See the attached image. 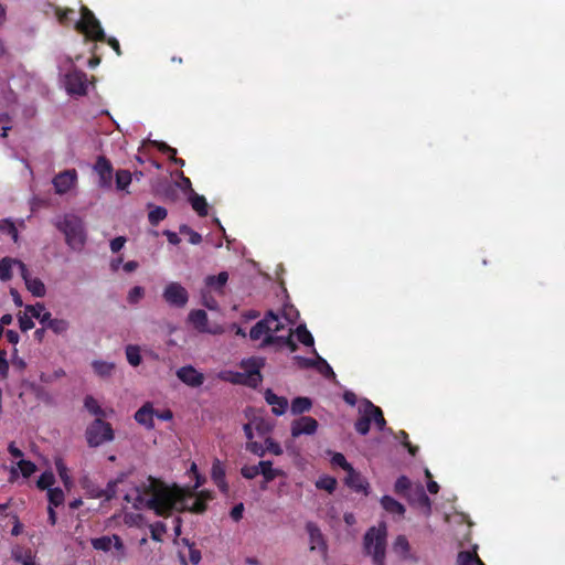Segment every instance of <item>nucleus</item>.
<instances>
[{
  "label": "nucleus",
  "instance_id": "1",
  "mask_svg": "<svg viewBox=\"0 0 565 565\" xmlns=\"http://www.w3.org/2000/svg\"><path fill=\"white\" fill-rule=\"evenodd\" d=\"M179 499V490L170 489L164 482L151 476L124 497V500L136 510H152L159 516H169Z\"/></svg>",
  "mask_w": 565,
  "mask_h": 565
},
{
  "label": "nucleus",
  "instance_id": "2",
  "mask_svg": "<svg viewBox=\"0 0 565 565\" xmlns=\"http://www.w3.org/2000/svg\"><path fill=\"white\" fill-rule=\"evenodd\" d=\"M55 227L65 236L66 245L75 252H81L87 239L84 222L75 214H65L56 218Z\"/></svg>",
  "mask_w": 565,
  "mask_h": 565
},
{
  "label": "nucleus",
  "instance_id": "3",
  "mask_svg": "<svg viewBox=\"0 0 565 565\" xmlns=\"http://www.w3.org/2000/svg\"><path fill=\"white\" fill-rule=\"evenodd\" d=\"M386 527L372 526L370 527L363 537V548L365 555L372 557L374 565H385L386 557Z\"/></svg>",
  "mask_w": 565,
  "mask_h": 565
},
{
  "label": "nucleus",
  "instance_id": "4",
  "mask_svg": "<svg viewBox=\"0 0 565 565\" xmlns=\"http://www.w3.org/2000/svg\"><path fill=\"white\" fill-rule=\"evenodd\" d=\"M360 417L354 423L356 433L362 436L369 434L371 423H374L377 430L382 431L386 426V420L382 409L374 405L370 399L363 398L359 406Z\"/></svg>",
  "mask_w": 565,
  "mask_h": 565
},
{
  "label": "nucleus",
  "instance_id": "5",
  "mask_svg": "<svg viewBox=\"0 0 565 565\" xmlns=\"http://www.w3.org/2000/svg\"><path fill=\"white\" fill-rule=\"evenodd\" d=\"M292 331L288 330L287 335H275L269 333V324L267 322L266 315L259 320L249 331V338L253 341L262 339L260 348H267L271 345L288 347L290 351L297 350V344L291 339Z\"/></svg>",
  "mask_w": 565,
  "mask_h": 565
},
{
  "label": "nucleus",
  "instance_id": "6",
  "mask_svg": "<svg viewBox=\"0 0 565 565\" xmlns=\"http://www.w3.org/2000/svg\"><path fill=\"white\" fill-rule=\"evenodd\" d=\"M75 29L84 34L87 40L95 42H104L106 40L100 22L87 7L81 8V19L75 23Z\"/></svg>",
  "mask_w": 565,
  "mask_h": 565
},
{
  "label": "nucleus",
  "instance_id": "7",
  "mask_svg": "<svg viewBox=\"0 0 565 565\" xmlns=\"http://www.w3.org/2000/svg\"><path fill=\"white\" fill-rule=\"evenodd\" d=\"M86 441L89 447L96 448L105 443L115 439V433L111 425L102 418H96L86 428Z\"/></svg>",
  "mask_w": 565,
  "mask_h": 565
},
{
  "label": "nucleus",
  "instance_id": "8",
  "mask_svg": "<svg viewBox=\"0 0 565 565\" xmlns=\"http://www.w3.org/2000/svg\"><path fill=\"white\" fill-rule=\"evenodd\" d=\"M162 298L170 307L182 309L189 301V292L180 282L171 281L164 287Z\"/></svg>",
  "mask_w": 565,
  "mask_h": 565
},
{
  "label": "nucleus",
  "instance_id": "9",
  "mask_svg": "<svg viewBox=\"0 0 565 565\" xmlns=\"http://www.w3.org/2000/svg\"><path fill=\"white\" fill-rule=\"evenodd\" d=\"M306 531L309 535V550L311 552L318 551L323 559L328 557V542L321 532L320 527L312 521L306 523Z\"/></svg>",
  "mask_w": 565,
  "mask_h": 565
},
{
  "label": "nucleus",
  "instance_id": "10",
  "mask_svg": "<svg viewBox=\"0 0 565 565\" xmlns=\"http://www.w3.org/2000/svg\"><path fill=\"white\" fill-rule=\"evenodd\" d=\"M93 169L99 178L98 185L104 189L111 188L114 168L110 160L98 156Z\"/></svg>",
  "mask_w": 565,
  "mask_h": 565
},
{
  "label": "nucleus",
  "instance_id": "11",
  "mask_svg": "<svg viewBox=\"0 0 565 565\" xmlns=\"http://www.w3.org/2000/svg\"><path fill=\"white\" fill-rule=\"evenodd\" d=\"M66 87L71 94L86 95L87 93V75L79 70L71 71L66 75Z\"/></svg>",
  "mask_w": 565,
  "mask_h": 565
},
{
  "label": "nucleus",
  "instance_id": "12",
  "mask_svg": "<svg viewBox=\"0 0 565 565\" xmlns=\"http://www.w3.org/2000/svg\"><path fill=\"white\" fill-rule=\"evenodd\" d=\"M406 499L411 505L422 509L426 515L430 514L431 501L422 484H417L409 493H407Z\"/></svg>",
  "mask_w": 565,
  "mask_h": 565
},
{
  "label": "nucleus",
  "instance_id": "13",
  "mask_svg": "<svg viewBox=\"0 0 565 565\" xmlns=\"http://www.w3.org/2000/svg\"><path fill=\"white\" fill-rule=\"evenodd\" d=\"M77 182V172L75 169L65 170L56 174L53 179V185L57 194L67 193Z\"/></svg>",
  "mask_w": 565,
  "mask_h": 565
},
{
  "label": "nucleus",
  "instance_id": "14",
  "mask_svg": "<svg viewBox=\"0 0 565 565\" xmlns=\"http://www.w3.org/2000/svg\"><path fill=\"white\" fill-rule=\"evenodd\" d=\"M318 422L310 416H302L291 423V436L312 435L317 431Z\"/></svg>",
  "mask_w": 565,
  "mask_h": 565
},
{
  "label": "nucleus",
  "instance_id": "15",
  "mask_svg": "<svg viewBox=\"0 0 565 565\" xmlns=\"http://www.w3.org/2000/svg\"><path fill=\"white\" fill-rule=\"evenodd\" d=\"M177 376L181 382L191 386L199 387L204 382V375L198 372L193 366L186 365L182 366L177 371Z\"/></svg>",
  "mask_w": 565,
  "mask_h": 565
},
{
  "label": "nucleus",
  "instance_id": "16",
  "mask_svg": "<svg viewBox=\"0 0 565 565\" xmlns=\"http://www.w3.org/2000/svg\"><path fill=\"white\" fill-rule=\"evenodd\" d=\"M154 408L151 402H146L134 415L135 420L147 429L154 428Z\"/></svg>",
  "mask_w": 565,
  "mask_h": 565
},
{
  "label": "nucleus",
  "instance_id": "17",
  "mask_svg": "<svg viewBox=\"0 0 565 565\" xmlns=\"http://www.w3.org/2000/svg\"><path fill=\"white\" fill-rule=\"evenodd\" d=\"M188 322L200 333L211 332L207 313L203 309H193L188 315Z\"/></svg>",
  "mask_w": 565,
  "mask_h": 565
},
{
  "label": "nucleus",
  "instance_id": "18",
  "mask_svg": "<svg viewBox=\"0 0 565 565\" xmlns=\"http://www.w3.org/2000/svg\"><path fill=\"white\" fill-rule=\"evenodd\" d=\"M265 401L271 406V412L280 416L285 414L288 407V401L286 397L276 395L270 388H267L264 393Z\"/></svg>",
  "mask_w": 565,
  "mask_h": 565
},
{
  "label": "nucleus",
  "instance_id": "19",
  "mask_svg": "<svg viewBox=\"0 0 565 565\" xmlns=\"http://www.w3.org/2000/svg\"><path fill=\"white\" fill-rule=\"evenodd\" d=\"M345 484L353 489L356 492H365L369 483L366 480L361 476L360 472L355 471L354 468L347 471V477L344 479Z\"/></svg>",
  "mask_w": 565,
  "mask_h": 565
},
{
  "label": "nucleus",
  "instance_id": "20",
  "mask_svg": "<svg viewBox=\"0 0 565 565\" xmlns=\"http://www.w3.org/2000/svg\"><path fill=\"white\" fill-rule=\"evenodd\" d=\"M260 475L264 477L266 483L274 481L276 478L284 476V471L273 467L270 460L259 461Z\"/></svg>",
  "mask_w": 565,
  "mask_h": 565
},
{
  "label": "nucleus",
  "instance_id": "21",
  "mask_svg": "<svg viewBox=\"0 0 565 565\" xmlns=\"http://www.w3.org/2000/svg\"><path fill=\"white\" fill-rule=\"evenodd\" d=\"M227 280H228L227 271H221L218 275L206 276L204 281H205L206 287H210V288L214 289L215 291L223 294V288L225 287Z\"/></svg>",
  "mask_w": 565,
  "mask_h": 565
},
{
  "label": "nucleus",
  "instance_id": "22",
  "mask_svg": "<svg viewBox=\"0 0 565 565\" xmlns=\"http://www.w3.org/2000/svg\"><path fill=\"white\" fill-rule=\"evenodd\" d=\"M381 505L386 512L392 514H398L401 516H403L406 511L405 507L401 502H398L397 500L390 495L382 497Z\"/></svg>",
  "mask_w": 565,
  "mask_h": 565
},
{
  "label": "nucleus",
  "instance_id": "23",
  "mask_svg": "<svg viewBox=\"0 0 565 565\" xmlns=\"http://www.w3.org/2000/svg\"><path fill=\"white\" fill-rule=\"evenodd\" d=\"M266 318L269 324V333L280 335L279 332L286 329V323L282 321L281 317L269 310L266 313Z\"/></svg>",
  "mask_w": 565,
  "mask_h": 565
},
{
  "label": "nucleus",
  "instance_id": "24",
  "mask_svg": "<svg viewBox=\"0 0 565 565\" xmlns=\"http://www.w3.org/2000/svg\"><path fill=\"white\" fill-rule=\"evenodd\" d=\"M190 203L192 209L200 215V216H206L207 215V202L206 199L203 195H200L192 191L190 196Z\"/></svg>",
  "mask_w": 565,
  "mask_h": 565
},
{
  "label": "nucleus",
  "instance_id": "25",
  "mask_svg": "<svg viewBox=\"0 0 565 565\" xmlns=\"http://www.w3.org/2000/svg\"><path fill=\"white\" fill-rule=\"evenodd\" d=\"M148 207L150 209L148 213V221L152 226H157L168 215L167 209L162 206H154L153 204L149 203Z\"/></svg>",
  "mask_w": 565,
  "mask_h": 565
},
{
  "label": "nucleus",
  "instance_id": "26",
  "mask_svg": "<svg viewBox=\"0 0 565 565\" xmlns=\"http://www.w3.org/2000/svg\"><path fill=\"white\" fill-rule=\"evenodd\" d=\"M312 402L309 397L299 396L292 399L290 411L294 415H299L309 412Z\"/></svg>",
  "mask_w": 565,
  "mask_h": 565
},
{
  "label": "nucleus",
  "instance_id": "27",
  "mask_svg": "<svg viewBox=\"0 0 565 565\" xmlns=\"http://www.w3.org/2000/svg\"><path fill=\"white\" fill-rule=\"evenodd\" d=\"M264 365L265 361L260 358H248L241 362V367L244 369L245 374L260 372Z\"/></svg>",
  "mask_w": 565,
  "mask_h": 565
},
{
  "label": "nucleus",
  "instance_id": "28",
  "mask_svg": "<svg viewBox=\"0 0 565 565\" xmlns=\"http://www.w3.org/2000/svg\"><path fill=\"white\" fill-rule=\"evenodd\" d=\"M414 488L412 487L411 480L406 476H401L397 478L394 484V491L398 495L407 497Z\"/></svg>",
  "mask_w": 565,
  "mask_h": 565
},
{
  "label": "nucleus",
  "instance_id": "29",
  "mask_svg": "<svg viewBox=\"0 0 565 565\" xmlns=\"http://www.w3.org/2000/svg\"><path fill=\"white\" fill-rule=\"evenodd\" d=\"M12 265H15V259L3 257L0 260V279L8 281L12 278Z\"/></svg>",
  "mask_w": 565,
  "mask_h": 565
},
{
  "label": "nucleus",
  "instance_id": "30",
  "mask_svg": "<svg viewBox=\"0 0 565 565\" xmlns=\"http://www.w3.org/2000/svg\"><path fill=\"white\" fill-rule=\"evenodd\" d=\"M25 286H26L28 290L34 297H44L45 296V286L41 279H39V278L26 279Z\"/></svg>",
  "mask_w": 565,
  "mask_h": 565
},
{
  "label": "nucleus",
  "instance_id": "31",
  "mask_svg": "<svg viewBox=\"0 0 565 565\" xmlns=\"http://www.w3.org/2000/svg\"><path fill=\"white\" fill-rule=\"evenodd\" d=\"M297 339L300 343L306 347H312L315 343L312 334L308 331L305 324H300L297 327L295 331Z\"/></svg>",
  "mask_w": 565,
  "mask_h": 565
},
{
  "label": "nucleus",
  "instance_id": "32",
  "mask_svg": "<svg viewBox=\"0 0 565 565\" xmlns=\"http://www.w3.org/2000/svg\"><path fill=\"white\" fill-rule=\"evenodd\" d=\"M84 406L90 414L98 416V418L105 416L104 409L99 406L98 402L92 395H87L85 397Z\"/></svg>",
  "mask_w": 565,
  "mask_h": 565
},
{
  "label": "nucleus",
  "instance_id": "33",
  "mask_svg": "<svg viewBox=\"0 0 565 565\" xmlns=\"http://www.w3.org/2000/svg\"><path fill=\"white\" fill-rule=\"evenodd\" d=\"M127 361L132 366H138L141 363L140 349L137 345L129 344L126 347Z\"/></svg>",
  "mask_w": 565,
  "mask_h": 565
},
{
  "label": "nucleus",
  "instance_id": "34",
  "mask_svg": "<svg viewBox=\"0 0 565 565\" xmlns=\"http://www.w3.org/2000/svg\"><path fill=\"white\" fill-rule=\"evenodd\" d=\"M49 505L50 507H60L64 502V492L61 488H52L47 491Z\"/></svg>",
  "mask_w": 565,
  "mask_h": 565
},
{
  "label": "nucleus",
  "instance_id": "35",
  "mask_svg": "<svg viewBox=\"0 0 565 565\" xmlns=\"http://www.w3.org/2000/svg\"><path fill=\"white\" fill-rule=\"evenodd\" d=\"M209 499H211L210 495H205L203 491L200 492V494L193 500L189 510L193 513H203L206 510V500Z\"/></svg>",
  "mask_w": 565,
  "mask_h": 565
},
{
  "label": "nucleus",
  "instance_id": "36",
  "mask_svg": "<svg viewBox=\"0 0 565 565\" xmlns=\"http://www.w3.org/2000/svg\"><path fill=\"white\" fill-rule=\"evenodd\" d=\"M131 183V173L128 170H118L116 172V186L118 190H126Z\"/></svg>",
  "mask_w": 565,
  "mask_h": 565
},
{
  "label": "nucleus",
  "instance_id": "37",
  "mask_svg": "<svg viewBox=\"0 0 565 565\" xmlns=\"http://www.w3.org/2000/svg\"><path fill=\"white\" fill-rule=\"evenodd\" d=\"M92 366L95 373L102 377L109 376L114 370V364L105 361H94Z\"/></svg>",
  "mask_w": 565,
  "mask_h": 565
},
{
  "label": "nucleus",
  "instance_id": "38",
  "mask_svg": "<svg viewBox=\"0 0 565 565\" xmlns=\"http://www.w3.org/2000/svg\"><path fill=\"white\" fill-rule=\"evenodd\" d=\"M116 487L117 481H109L105 489L99 490L98 492H94L93 498H104L105 500L109 501L116 495Z\"/></svg>",
  "mask_w": 565,
  "mask_h": 565
},
{
  "label": "nucleus",
  "instance_id": "39",
  "mask_svg": "<svg viewBox=\"0 0 565 565\" xmlns=\"http://www.w3.org/2000/svg\"><path fill=\"white\" fill-rule=\"evenodd\" d=\"M478 555L476 551H462L459 552L457 557V564L458 565H477Z\"/></svg>",
  "mask_w": 565,
  "mask_h": 565
},
{
  "label": "nucleus",
  "instance_id": "40",
  "mask_svg": "<svg viewBox=\"0 0 565 565\" xmlns=\"http://www.w3.org/2000/svg\"><path fill=\"white\" fill-rule=\"evenodd\" d=\"M70 328V323L65 319L54 318L50 323H47V329L52 330L55 334H63Z\"/></svg>",
  "mask_w": 565,
  "mask_h": 565
},
{
  "label": "nucleus",
  "instance_id": "41",
  "mask_svg": "<svg viewBox=\"0 0 565 565\" xmlns=\"http://www.w3.org/2000/svg\"><path fill=\"white\" fill-rule=\"evenodd\" d=\"M179 232L182 235L189 237V242L193 245H198L202 242V236L198 232L193 231L189 225L182 224L179 226Z\"/></svg>",
  "mask_w": 565,
  "mask_h": 565
},
{
  "label": "nucleus",
  "instance_id": "42",
  "mask_svg": "<svg viewBox=\"0 0 565 565\" xmlns=\"http://www.w3.org/2000/svg\"><path fill=\"white\" fill-rule=\"evenodd\" d=\"M167 532V525L163 522H156L150 525L151 539L156 542H162V536Z\"/></svg>",
  "mask_w": 565,
  "mask_h": 565
},
{
  "label": "nucleus",
  "instance_id": "43",
  "mask_svg": "<svg viewBox=\"0 0 565 565\" xmlns=\"http://www.w3.org/2000/svg\"><path fill=\"white\" fill-rule=\"evenodd\" d=\"M319 373H321L327 379H334L335 373L333 372L332 367L329 365V363L321 356L318 355V365L316 367Z\"/></svg>",
  "mask_w": 565,
  "mask_h": 565
},
{
  "label": "nucleus",
  "instance_id": "44",
  "mask_svg": "<svg viewBox=\"0 0 565 565\" xmlns=\"http://www.w3.org/2000/svg\"><path fill=\"white\" fill-rule=\"evenodd\" d=\"M220 377L224 381H227L232 384H239V385H243L245 380V373H239V372H223L220 374Z\"/></svg>",
  "mask_w": 565,
  "mask_h": 565
},
{
  "label": "nucleus",
  "instance_id": "45",
  "mask_svg": "<svg viewBox=\"0 0 565 565\" xmlns=\"http://www.w3.org/2000/svg\"><path fill=\"white\" fill-rule=\"evenodd\" d=\"M17 465L24 478L31 477L36 471L35 463L30 460L21 459Z\"/></svg>",
  "mask_w": 565,
  "mask_h": 565
},
{
  "label": "nucleus",
  "instance_id": "46",
  "mask_svg": "<svg viewBox=\"0 0 565 565\" xmlns=\"http://www.w3.org/2000/svg\"><path fill=\"white\" fill-rule=\"evenodd\" d=\"M0 232L10 235L14 242L18 241V230L12 221L3 220L0 223Z\"/></svg>",
  "mask_w": 565,
  "mask_h": 565
},
{
  "label": "nucleus",
  "instance_id": "47",
  "mask_svg": "<svg viewBox=\"0 0 565 565\" xmlns=\"http://www.w3.org/2000/svg\"><path fill=\"white\" fill-rule=\"evenodd\" d=\"M55 478L52 472H43L38 479L36 486L41 490L52 489V484L54 483Z\"/></svg>",
  "mask_w": 565,
  "mask_h": 565
},
{
  "label": "nucleus",
  "instance_id": "48",
  "mask_svg": "<svg viewBox=\"0 0 565 565\" xmlns=\"http://www.w3.org/2000/svg\"><path fill=\"white\" fill-rule=\"evenodd\" d=\"M179 183H170L163 191V196L169 202H177L179 199Z\"/></svg>",
  "mask_w": 565,
  "mask_h": 565
},
{
  "label": "nucleus",
  "instance_id": "49",
  "mask_svg": "<svg viewBox=\"0 0 565 565\" xmlns=\"http://www.w3.org/2000/svg\"><path fill=\"white\" fill-rule=\"evenodd\" d=\"M316 486L318 489H323L329 493H332L337 488V480L332 477H324L319 479Z\"/></svg>",
  "mask_w": 565,
  "mask_h": 565
},
{
  "label": "nucleus",
  "instance_id": "50",
  "mask_svg": "<svg viewBox=\"0 0 565 565\" xmlns=\"http://www.w3.org/2000/svg\"><path fill=\"white\" fill-rule=\"evenodd\" d=\"M396 438L401 440L402 445L407 448L409 455L416 456L418 451V447L412 445V443L408 440V434L405 430H399L396 435Z\"/></svg>",
  "mask_w": 565,
  "mask_h": 565
},
{
  "label": "nucleus",
  "instance_id": "51",
  "mask_svg": "<svg viewBox=\"0 0 565 565\" xmlns=\"http://www.w3.org/2000/svg\"><path fill=\"white\" fill-rule=\"evenodd\" d=\"M95 550L107 552L111 547V539L109 536H100L92 540Z\"/></svg>",
  "mask_w": 565,
  "mask_h": 565
},
{
  "label": "nucleus",
  "instance_id": "52",
  "mask_svg": "<svg viewBox=\"0 0 565 565\" xmlns=\"http://www.w3.org/2000/svg\"><path fill=\"white\" fill-rule=\"evenodd\" d=\"M245 382L243 385L257 388L263 382V375L260 372L245 374Z\"/></svg>",
  "mask_w": 565,
  "mask_h": 565
},
{
  "label": "nucleus",
  "instance_id": "53",
  "mask_svg": "<svg viewBox=\"0 0 565 565\" xmlns=\"http://www.w3.org/2000/svg\"><path fill=\"white\" fill-rule=\"evenodd\" d=\"M211 477L214 482L217 480L222 482V479L225 478V469L218 459L212 465Z\"/></svg>",
  "mask_w": 565,
  "mask_h": 565
},
{
  "label": "nucleus",
  "instance_id": "54",
  "mask_svg": "<svg viewBox=\"0 0 565 565\" xmlns=\"http://www.w3.org/2000/svg\"><path fill=\"white\" fill-rule=\"evenodd\" d=\"M183 543L189 546V558L190 562L194 565H198L202 558L201 552L194 547V543H190L188 539L182 540Z\"/></svg>",
  "mask_w": 565,
  "mask_h": 565
},
{
  "label": "nucleus",
  "instance_id": "55",
  "mask_svg": "<svg viewBox=\"0 0 565 565\" xmlns=\"http://www.w3.org/2000/svg\"><path fill=\"white\" fill-rule=\"evenodd\" d=\"M331 462L334 466L341 467L345 472L353 468L341 452H334L331 458Z\"/></svg>",
  "mask_w": 565,
  "mask_h": 565
},
{
  "label": "nucleus",
  "instance_id": "56",
  "mask_svg": "<svg viewBox=\"0 0 565 565\" xmlns=\"http://www.w3.org/2000/svg\"><path fill=\"white\" fill-rule=\"evenodd\" d=\"M241 475L248 480L256 478L258 475H260L259 463L257 466L242 467Z\"/></svg>",
  "mask_w": 565,
  "mask_h": 565
},
{
  "label": "nucleus",
  "instance_id": "57",
  "mask_svg": "<svg viewBox=\"0 0 565 565\" xmlns=\"http://www.w3.org/2000/svg\"><path fill=\"white\" fill-rule=\"evenodd\" d=\"M18 320H19V327L23 332L29 331L34 328V322H33L32 318L30 316H28L26 313H23V315L20 313L18 316Z\"/></svg>",
  "mask_w": 565,
  "mask_h": 565
},
{
  "label": "nucleus",
  "instance_id": "58",
  "mask_svg": "<svg viewBox=\"0 0 565 565\" xmlns=\"http://www.w3.org/2000/svg\"><path fill=\"white\" fill-rule=\"evenodd\" d=\"M265 445H266V447H265L266 451H268V452H270V454H273L275 456H280L282 454L281 446L277 441H275L274 439H271L269 437L266 438L265 439Z\"/></svg>",
  "mask_w": 565,
  "mask_h": 565
},
{
  "label": "nucleus",
  "instance_id": "59",
  "mask_svg": "<svg viewBox=\"0 0 565 565\" xmlns=\"http://www.w3.org/2000/svg\"><path fill=\"white\" fill-rule=\"evenodd\" d=\"M246 449L258 457H264L266 454L265 447L262 444L253 440L246 444Z\"/></svg>",
  "mask_w": 565,
  "mask_h": 565
},
{
  "label": "nucleus",
  "instance_id": "60",
  "mask_svg": "<svg viewBox=\"0 0 565 565\" xmlns=\"http://www.w3.org/2000/svg\"><path fill=\"white\" fill-rule=\"evenodd\" d=\"M145 295V290L140 286H136L130 289L128 294V301L130 303H137Z\"/></svg>",
  "mask_w": 565,
  "mask_h": 565
},
{
  "label": "nucleus",
  "instance_id": "61",
  "mask_svg": "<svg viewBox=\"0 0 565 565\" xmlns=\"http://www.w3.org/2000/svg\"><path fill=\"white\" fill-rule=\"evenodd\" d=\"M45 307L43 303L38 302L35 305H28L25 307L26 312H29L31 318L39 319L41 313L44 311Z\"/></svg>",
  "mask_w": 565,
  "mask_h": 565
},
{
  "label": "nucleus",
  "instance_id": "62",
  "mask_svg": "<svg viewBox=\"0 0 565 565\" xmlns=\"http://www.w3.org/2000/svg\"><path fill=\"white\" fill-rule=\"evenodd\" d=\"M154 147L162 153L169 154H177V149L172 148L164 141H153Z\"/></svg>",
  "mask_w": 565,
  "mask_h": 565
},
{
  "label": "nucleus",
  "instance_id": "63",
  "mask_svg": "<svg viewBox=\"0 0 565 565\" xmlns=\"http://www.w3.org/2000/svg\"><path fill=\"white\" fill-rule=\"evenodd\" d=\"M254 425L260 436L266 435L271 429L270 425L264 419L255 420Z\"/></svg>",
  "mask_w": 565,
  "mask_h": 565
},
{
  "label": "nucleus",
  "instance_id": "64",
  "mask_svg": "<svg viewBox=\"0 0 565 565\" xmlns=\"http://www.w3.org/2000/svg\"><path fill=\"white\" fill-rule=\"evenodd\" d=\"M126 238L124 236H117L110 241V250L118 253L125 245Z\"/></svg>",
  "mask_w": 565,
  "mask_h": 565
}]
</instances>
